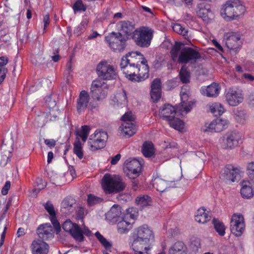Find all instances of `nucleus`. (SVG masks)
Instances as JSON below:
<instances>
[{"mask_svg":"<svg viewBox=\"0 0 254 254\" xmlns=\"http://www.w3.org/2000/svg\"><path fill=\"white\" fill-rule=\"evenodd\" d=\"M120 65L123 72L129 80L140 82L148 77V65L138 67L131 64H128L124 59H121Z\"/></svg>","mask_w":254,"mask_h":254,"instance_id":"2","label":"nucleus"},{"mask_svg":"<svg viewBox=\"0 0 254 254\" xmlns=\"http://www.w3.org/2000/svg\"><path fill=\"white\" fill-rule=\"evenodd\" d=\"M141 151L145 157H150L154 153L153 144L151 142H145L142 147Z\"/></svg>","mask_w":254,"mask_h":254,"instance_id":"36","label":"nucleus"},{"mask_svg":"<svg viewBox=\"0 0 254 254\" xmlns=\"http://www.w3.org/2000/svg\"><path fill=\"white\" fill-rule=\"evenodd\" d=\"M5 146H2L1 148V149L3 150L0 161V165L1 166L6 165L11 156L10 151H6V150H5Z\"/></svg>","mask_w":254,"mask_h":254,"instance_id":"43","label":"nucleus"},{"mask_svg":"<svg viewBox=\"0 0 254 254\" xmlns=\"http://www.w3.org/2000/svg\"><path fill=\"white\" fill-rule=\"evenodd\" d=\"M215 132H220L227 127L228 122L226 120L217 118L215 120Z\"/></svg>","mask_w":254,"mask_h":254,"instance_id":"42","label":"nucleus"},{"mask_svg":"<svg viewBox=\"0 0 254 254\" xmlns=\"http://www.w3.org/2000/svg\"><path fill=\"white\" fill-rule=\"evenodd\" d=\"M63 229L72 236L78 242L84 241V237L82 235L80 227L76 223H72L70 220H66L63 224Z\"/></svg>","mask_w":254,"mask_h":254,"instance_id":"13","label":"nucleus"},{"mask_svg":"<svg viewBox=\"0 0 254 254\" xmlns=\"http://www.w3.org/2000/svg\"><path fill=\"white\" fill-rule=\"evenodd\" d=\"M44 206L45 209L50 215V216L54 217V216H55L56 213L54 208V206L52 204V203L50 201H48L45 204H44Z\"/></svg>","mask_w":254,"mask_h":254,"instance_id":"51","label":"nucleus"},{"mask_svg":"<svg viewBox=\"0 0 254 254\" xmlns=\"http://www.w3.org/2000/svg\"><path fill=\"white\" fill-rule=\"evenodd\" d=\"M108 137V134L106 131L96 130L90 135L88 141L90 149L94 151L104 148Z\"/></svg>","mask_w":254,"mask_h":254,"instance_id":"8","label":"nucleus"},{"mask_svg":"<svg viewBox=\"0 0 254 254\" xmlns=\"http://www.w3.org/2000/svg\"><path fill=\"white\" fill-rule=\"evenodd\" d=\"M121 155L120 154H118L116 155H115L114 157H113L111 161V164L112 165H115L121 159Z\"/></svg>","mask_w":254,"mask_h":254,"instance_id":"63","label":"nucleus"},{"mask_svg":"<svg viewBox=\"0 0 254 254\" xmlns=\"http://www.w3.org/2000/svg\"><path fill=\"white\" fill-rule=\"evenodd\" d=\"M73 152L79 159H81L83 158V149L81 143L79 140H77L74 142L73 145Z\"/></svg>","mask_w":254,"mask_h":254,"instance_id":"44","label":"nucleus"},{"mask_svg":"<svg viewBox=\"0 0 254 254\" xmlns=\"http://www.w3.org/2000/svg\"><path fill=\"white\" fill-rule=\"evenodd\" d=\"M72 8L74 13H76L78 11H85L87 7L86 6L83 4L82 0H77L73 5Z\"/></svg>","mask_w":254,"mask_h":254,"instance_id":"48","label":"nucleus"},{"mask_svg":"<svg viewBox=\"0 0 254 254\" xmlns=\"http://www.w3.org/2000/svg\"><path fill=\"white\" fill-rule=\"evenodd\" d=\"M134 219L133 215L127 214L119 219L117 223L118 231L120 234L127 233L131 228V223Z\"/></svg>","mask_w":254,"mask_h":254,"instance_id":"18","label":"nucleus"},{"mask_svg":"<svg viewBox=\"0 0 254 254\" xmlns=\"http://www.w3.org/2000/svg\"><path fill=\"white\" fill-rule=\"evenodd\" d=\"M179 76L181 81L183 83H187L190 82V72L187 70V68L185 66H182L179 72Z\"/></svg>","mask_w":254,"mask_h":254,"instance_id":"40","label":"nucleus"},{"mask_svg":"<svg viewBox=\"0 0 254 254\" xmlns=\"http://www.w3.org/2000/svg\"><path fill=\"white\" fill-rule=\"evenodd\" d=\"M89 99V95L87 91L85 90L81 91L77 100V110L79 113L84 111L87 108Z\"/></svg>","mask_w":254,"mask_h":254,"instance_id":"24","label":"nucleus"},{"mask_svg":"<svg viewBox=\"0 0 254 254\" xmlns=\"http://www.w3.org/2000/svg\"><path fill=\"white\" fill-rule=\"evenodd\" d=\"M96 71L98 76L103 80L115 79L117 76L114 67L105 61L98 64Z\"/></svg>","mask_w":254,"mask_h":254,"instance_id":"9","label":"nucleus"},{"mask_svg":"<svg viewBox=\"0 0 254 254\" xmlns=\"http://www.w3.org/2000/svg\"><path fill=\"white\" fill-rule=\"evenodd\" d=\"M241 139V135L238 132L226 134L220 139L221 147L224 149H232L237 146Z\"/></svg>","mask_w":254,"mask_h":254,"instance_id":"15","label":"nucleus"},{"mask_svg":"<svg viewBox=\"0 0 254 254\" xmlns=\"http://www.w3.org/2000/svg\"><path fill=\"white\" fill-rule=\"evenodd\" d=\"M247 172L249 178L251 179H254V161L248 164Z\"/></svg>","mask_w":254,"mask_h":254,"instance_id":"54","label":"nucleus"},{"mask_svg":"<svg viewBox=\"0 0 254 254\" xmlns=\"http://www.w3.org/2000/svg\"><path fill=\"white\" fill-rule=\"evenodd\" d=\"M112 101L114 105H126L127 102L126 92L124 90H122L116 94Z\"/></svg>","mask_w":254,"mask_h":254,"instance_id":"33","label":"nucleus"},{"mask_svg":"<svg viewBox=\"0 0 254 254\" xmlns=\"http://www.w3.org/2000/svg\"><path fill=\"white\" fill-rule=\"evenodd\" d=\"M10 182L9 181H7L1 189V193L3 195H6L7 194L8 190L10 188Z\"/></svg>","mask_w":254,"mask_h":254,"instance_id":"57","label":"nucleus"},{"mask_svg":"<svg viewBox=\"0 0 254 254\" xmlns=\"http://www.w3.org/2000/svg\"><path fill=\"white\" fill-rule=\"evenodd\" d=\"M122 214L121 207L118 205L115 204L106 214V217L110 221L118 222L119 219L122 217Z\"/></svg>","mask_w":254,"mask_h":254,"instance_id":"28","label":"nucleus"},{"mask_svg":"<svg viewBox=\"0 0 254 254\" xmlns=\"http://www.w3.org/2000/svg\"><path fill=\"white\" fill-rule=\"evenodd\" d=\"M241 194L243 198H250L254 194L251 183L248 181H243L241 183Z\"/></svg>","mask_w":254,"mask_h":254,"instance_id":"29","label":"nucleus"},{"mask_svg":"<svg viewBox=\"0 0 254 254\" xmlns=\"http://www.w3.org/2000/svg\"><path fill=\"white\" fill-rule=\"evenodd\" d=\"M196 12L198 16L207 22H209L211 17L213 16L210 5L206 3L198 4L196 8Z\"/></svg>","mask_w":254,"mask_h":254,"instance_id":"19","label":"nucleus"},{"mask_svg":"<svg viewBox=\"0 0 254 254\" xmlns=\"http://www.w3.org/2000/svg\"><path fill=\"white\" fill-rule=\"evenodd\" d=\"M168 122L170 126L175 129L181 131L184 128V122L180 119L175 118V116L171 118Z\"/></svg>","mask_w":254,"mask_h":254,"instance_id":"38","label":"nucleus"},{"mask_svg":"<svg viewBox=\"0 0 254 254\" xmlns=\"http://www.w3.org/2000/svg\"><path fill=\"white\" fill-rule=\"evenodd\" d=\"M245 11V7L240 0H230L223 5L220 13L225 20L232 21L243 15Z\"/></svg>","mask_w":254,"mask_h":254,"instance_id":"3","label":"nucleus"},{"mask_svg":"<svg viewBox=\"0 0 254 254\" xmlns=\"http://www.w3.org/2000/svg\"><path fill=\"white\" fill-rule=\"evenodd\" d=\"M90 128L89 126H82L80 130L77 132V135L79 136L83 142H85L88 136Z\"/></svg>","mask_w":254,"mask_h":254,"instance_id":"46","label":"nucleus"},{"mask_svg":"<svg viewBox=\"0 0 254 254\" xmlns=\"http://www.w3.org/2000/svg\"><path fill=\"white\" fill-rule=\"evenodd\" d=\"M151 90H161V82L160 79L155 78L151 83Z\"/></svg>","mask_w":254,"mask_h":254,"instance_id":"52","label":"nucleus"},{"mask_svg":"<svg viewBox=\"0 0 254 254\" xmlns=\"http://www.w3.org/2000/svg\"><path fill=\"white\" fill-rule=\"evenodd\" d=\"M152 182L153 187L158 191L163 192L167 188V183L164 180L160 178H155Z\"/></svg>","mask_w":254,"mask_h":254,"instance_id":"37","label":"nucleus"},{"mask_svg":"<svg viewBox=\"0 0 254 254\" xmlns=\"http://www.w3.org/2000/svg\"><path fill=\"white\" fill-rule=\"evenodd\" d=\"M102 188L106 193H112L123 190L126 185L122 179L119 177H112L109 174H106L103 179Z\"/></svg>","mask_w":254,"mask_h":254,"instance_id":"5","label":"nucleus"},{"mask_svg":"<svg viewBox=\"0 0 254 254\" xmlns=\"http://www.w3.org/2000/svg\"><path fill=\"white\" fill-rule=\"evenodd\" d=\"M153 35V31L151 28L143 26L133 31L132 39L138 46L146 48L150 46Z\"/></svg>","mask_w":254,"mask_h":254,"instance_id":"4","label":"nucleus"},{"mask_svg":"<svg viewBox=\"0 0 254 254\" xmlns=\"http://www.w3.org/2000/svg\"><path fill=\"white\" fill-rule=\"evenodd\" d=\"M120 129L124 135L128 137L133 135L136 131L135 126L131 122H124L120 127Z\"/></svg>","mask_w":254,"mask_h":254,"instance_id":"30","label":"nucleus"},{"mask_svg":"<svg viewBox=\"0 0 254 254\" xmlns=\"http://www.w3.org/2000/svg\"><path fill=\"white\" fill-rule=\"evenodd\" d=\"M43 22L44 24V30H46L47 27L49 25L50 23V16L49 14H46L43 17Z\"/></svg>","mask_w":254,"mask_h":254,"instance_id":"61","label":"nucleus"},{"mask_svg":"<svg viewBox=\"0 0 254 254\" xmlns=\"http://www.w3.org/2000/svg\"><path fill=\"white\" fill-rule=\"evenodd\" d=\"M72 71V65L71 64V59L67 62L66 65V68L64 71V76H66L67 80H69L71 78V72Z\"/></svg>","mask_w":254,"mask_h":254,"instance_id":"50","label":"nucleus"},{"mask_svg":"<svg viewBox=\"0 0 254 254\" xmlns=\"http://www.w3.org/2000/svg\"><path fill=\"white\" fill-rule=\"evenodd\" d=\"M117 26L120 32H122L126 37L133 35L135 30L134 25L129 21H121L118 23Z\"/></svg>","mask_w":254,"mask_h":254,"instance_id":"23","label":"nucleus"},{"mask_svg":"<svg viewBox=\"0 0 254 254\" xmlns=\"http://www.w3.org/2000/svg\"><path fill=\"white\" fill-rule=\"evenodd\" d=\"M46 103L50 108H53L56 105V102L55 100H52L50 96L48 97L46 99Z\"/></svg>","mask_w":254,"mask_h":254,"instance_id":"59","label":"nucleus"},{"mask_svg":"<svg viewBox=\"0 0 254 254\" xmlns=\"http://www.w3.org/2000/svg\"><path fill=\"white\" fill-rule=\"evenodd\" d=\"M211 219V216L204 208H199L195 215V220L199 223L204 224Z\"/></svg>","mask_w":254,"mask_h":254,"instance_id":"32","label":"nucleus"},{"mask_svg":"<svg viewBox=\"0 0 254 254\" xmlns=\"http://www.w3.org/2000/svg\"><path fill=\"white\" fill-rule=\"evenodd\" d=\"M128 37L124 36L121 32H112L105 37V41L109 46L116 52H123L127 45Z\"/></svg>","mask_w":254,"mask_h":254,"instance_id":"6","label":"nucleus"},{"mask_svg":"<svg viewBox=\"0 0 254 254\" xmlns=\"http://www.w3.org/2000/svg\"><path fill=\"white\" fill-rule=\"evenodd\" d=\"M150 201V197L146 195L138 196L135 199L136 203L140 207L148 205Z\"/></svg>","mask_w":254,"mask_h":254,"instance_id":"45","label":"nucleus"},{"mask_svg":"<svg viewBox=\"0 0 254 254\" xmlns=\"http://www.w3.org/2000/svg\"><path fill=\"white\" fill-rule=\"evenodd\" d=\"M215 120L213 121L207 127V129L205 130V131H215Z\"/></svg>","mask_w":254,"mask_h":254,"instance_id":"62","label":"nucleus"},{"mask_svg":"<svg viewBox=\"0 0 254 254\" xmlns=\"http://www.w3.org/2000/svg\"><path fill=\"white\" fill-rule=\"evenodd\" d=\"M226 45L228 49L237 50L241 45L240 37L236 33L228 32L224 34Z\"/></svg>","mask_w":254,"mask_h":254,"instance_id":"21","label":"nucleus"},{"mask_svg":"<svg viewBox=\"0 0 254 254\" xmlns=\"http://www.w3.org/2000/svg\"><path fill=\"white\" fill-rule=\"evenodd\" d=\"M176 114V109L172 105L166 104L161 107L159 111V115L163 120L168 121Z\"/></svg>","mask_w":254,"mask_h":254,"instance_id":"26","label":"nucleus"},{"mask_svg":"<svg viewBox=\"0 0 254 254\" xmlns=\"http://www.w3.org/2000/svg\"><path fill=\"white\" fill-rule=\"evenodd\" d=\"M141 163L135 159H128L125 162L124 171L130 179L138 177L141 170Z\"/></svg>","mask_w":254,"mask_h":254,"instance_id":"12","label":"nucleus"},{"mask_svg":"<svg viewBox=\"0 0 254 254\" xmlns=\"http://www.w3.org/2000/svg\"><path fill=\"white\" fill-rule=\"evenodd\" d=\"M31 249L32 254H47L49 252V246L43 241L37 240L32 242Z\"/></svg>","mask_w":254,"mask_h":254,"instance_id":"22","label":"nucleus"},{"mask_svg":"<svg viewBox=\"0 0 254 254\" xmlns=\"http://www.w3.org/2000/svg\"><path fill=\"white\" fill-rule=\"evenodd\" d=\"M150 95L153 102H158L161 96V90H151Z\"/></svg>","mask_w":254,"mask_h":254,"instance_id":"53","label":"nucleus"},{"mask_svg":"<svg viewBox=\"0 0 254 254\" xmlns=\"http://www.w3.org/2000/svg\"><path fill=\"white\" fill-rule=\"evenodd\" d=\"M210 112L215 116L221 115L224 112V108L221 104L215 103L210 106Z\"/></svg>","mask_w":254,"mask_h":254,"instance_id":"41","label":"nucleus"},{"mask_svg":"<svg viewBox=\"0 0 254 254\" xmlns=\"http://www.w3.org/2000/svg\"><path fill=\"white\" fill-rule=\"evenodd\" d=\"M44 143L49 147H54L56 144V141L53 139H46L44 140Z\"/></svg>","mask_w":254,"mask_h":254,"instance_id":"60","label":"nucleus"},{"mask_svg":"<svg viewBox=\"0 0 254 254\" xmlns=\"http://www.w3.org/2000/svg\"><path fill=\"white\" fill-rule=\"evenodd\" d=\"M122 59H124L128 64H131L138 67L148 65L146 59L138 52H129L123 56Z\"/></svg>","mask_w":254,"mask_h":254,"instance_id":"14","label":"nucleus"},{"mask_svg":"<svg viewBox=\"0 0 254 254\" xmlns=\"http://www.w3.org/2000/svg\"><path fill=\"white\" fill-rule=\"evenodd\" d=\"M212 223L214 225V228L216 231L221 236H223L225 234L226 228L224 224L216 218H213Z\"/></svg>","mask_w":254,"mask_h":254,"instance_id":"39","label":"nucleus"},{"mask_svg":"<svg viewBox=\"0 0 254 254\" xmlns=\"http://www.w3.org/2000/svg\"><path fill=\"white\" fill-rule=\"evenodd\" d=\"M121 119L124 122H131L134 120V117L131 112H127L122 117Z\"/></svg>","mask_w":254,"mask_h":254,"instance_id":"55","label":"nucleus"},{"mask_svg":"<svg viewBox=\"0 0 254 254\" xmlns=\"http://www.w3.org/2000/svg\"><path fill=\"white\" fill-rule=\"evenodd\" d=\"M220 89L219 85L214 82L207 87H202L200 91L202 94L207 97H216L219 95Z\"/></svg>","mask_w":254,"mask_h":254,"instance_id":"25","label":"nucleus"},{"mask_svg":"<svg viewBox=\"0 0 254 254\" xmlns=\"http://www.w3.org/2000/svg\"><path fill=\"white\" fill-rule=\"evenodd\" d=\"M173 31L177 33L182 35L184 38L187 39L188 42H186V45L191 44L190 39L188 36V30L184 27L182 25L179 23L174 24L172 27Z\"/></svg>","mask_w":254,"mask_h":254,"instance_id":"35","label":"nucleus"},{"mask_svg":"<svg viewBox=\"0 0 254 254\" xmlns=\"http://www.w3.org/2000/svg\"><path fill=\"white\" fill-rule=\"evenodd\" d=\"M180 42H176L173 46L170 54L172 60L180 64H194L201 59V56L196 49L182 46Z\"/></svg>","mask_w":254,"mask_h":254,"instance_id":"1","label":"nucleus"},{"mask_svg":"<svg viewBox=\"0 0 254 254\" xmlns=\"http://www.w3.org/2000/svg\"><path fill=\"white\" fill-rule=\"evenodd\" d=\"M7 69L4 67H0V84L4 80Z\"/></svg>","mask_w":254,"mask_h":254,"instance_id":"58","label":"nucleus"},{"mask_svg":"<svg viewBox=\"0 0 254 254\" xmlns=\"http://www.w3.org/2000/svg\"><path fill=\"white\" fill-rule=\"evenodd\" d=\"M37 234L42 241H48L54 237V230L50 224L46 223L37 228Z\"/></svg>","mask_w":254,"mask_h":254,"instance_id":"20","label":"nucleus"},{"mask_svg":"<svg viewBox=\"0 0 254 254\" xmlns=\"http://www.w3.org/2000/svg\"><path fill=\"white\" fill-rule=\"evenodd\" d=\"M226 100L232 106H236L243 101L242 93L233 88H230L226 91Z\"/></svg>","mask_w":254,"mask_h":254,"instance_id":"17","label":"nucleus"},{"mask_svg":"<svg viewBox=\"0 0 254 254\" xmlns=\"http://www.w3.org/2000/svg\"><path fill=\"white\" fill-rule=\"evenodd\" d=\"M90 94L93 99L97 101L102 100L107 95V85L102 80H94L91 86Z\"/></svg>","mask_w":254,"mask_h":254,"instance_id":"10","label":"nucleus"},{"mask_svg":"<svg viewBox=\"0 0 254 254\" xmlns=\"http://www.w3.org/2000/svg\"><path fill=\"white\" fill-rule=\"evenodd\" d=\"M180 96L181 98V107L179 110L180 111H185L186 113L189 112L193 105V103L191 101L187 102L188 99V94L183 92V90L180 92Z\"/></svg>","mask_w":254,"mask_h":254,"instance_id":"31","label":"nucleus"},{"mask_svg":"<svg viewBox=\"0 0 254 254\" xmlns=\"http://www.w3.org/2000/svg\"><path fill=\"white\" fill-rule=\"evenodd\" d=\"M245 228L244 218L241 214H234L231 221V231L235 236L242 235Z\"/></svg>","mask_w":254,"mask_h":254,"instance_id":"16","label":"nucleus"},{"mask_svg":"<svg viewBox=\"0 0 254 254\" xmlns=\"http://www.w3.org/2000/svg\"><path fill=\"white\" fill-rule=\"evenodd\" d=\"M243 172L241 168L232 164L225 166L221 174V178L228 181L235 182L241 177V174Z\"/></svg>","mask_w":254,"mask_h":254,"instance_id":"11","label":"nucleus"},{"mask_svg":"<svg viewBox=\"0 0 254 254\" xmlns=\"http://www.w3.org/2000/svg\"><path fill=\"white\" fill-rule=\"evenodd\" d=\"M243 77L247 79L248 81H252L254 80V76L249 73L243 74Z\"/></svg>","mask_w":254,"mask_h":254,"instance_id":"64","label":"nucleus"},{"mask_svg":"<svg viewBox=\"0 0 254 254\" xmlns=\"http://www.w3.org/2000/svg\"><path fill=\"white\" fill-rule=\"evenodd\" d=\"M103 201L102 198L96 196L92 194L88 195L87 202L90 206L94 205L101 203Z\"/></svg>","mask_w":254,"mask_h":254,"instance_id":"47","label":"nucleus"},{"mask_svg":"<svg viewBox=\"0 0 254 254\" xmlns=\"http://www.w3.org/2000/svg\"><path fill=\"white\" fill-rule=\"evenodd\" d=\"M154 238L152 231L147 225H143L138 227L136 233L132 236V242H137L144 246H150V241Z\"/></svg>","mask_w":254,"mask_h":254,"instance_id":"7","label":"nucleus"},{"mask_svg":"<svg viewBox=\"0 0 254 254\" xmlns=\"http://www.w3.org/2000/svg\"><path fill=\"white\" fill-rule=\"evenodd\" d=\"M95 236L102 245L106 249H109L112 247V244L108 242L99 232L95 233Z\"/></svg>","mask_w":254,"mask_h":254,"instance_id":"49","label":"nucleus"},{"mask_svg":"<svg viewBox=\"0 0 254 254\" xmlns=\"http://www.w3.org/2000/svg\"><path fill=\"white\" fill-rule=\"evenodd\" d=\"M188 252L187 246L182 241L174 243L169 250V254H187Z\"/></svg>","mask_w":254,"mask_h":254,"instance_id":"27","label":"nucleus"},{"mask_svg":"<svg viewBox=\"0 0 254 254\" xmlns=\"http://www.w3.org/2000/svg\"><path fill=\"white\" fill-rule=\"evenodd\" d=\"M36 183L38 187L37 192H39L41 190L43 189L46 186V183L41 178H37Z\"/></svg>","mask_w":254,"mask_h":254,"instance_id":"56","label":"nucleus"},{"mask_svg":"<svg viewBox=\"0 0 254 254\" xmlns=\"http://www.w3.org/2000/svg\"><path fill=\"white\" fill-rule=\"evenodd\" d=\"M131 248L134 251L133 254H148L147 252L151 249V246H146L140 243L132 242Z\"/></svg>","mask_w":254,"mask_h":254,"instance_id":"34","label":"nucleus"}]
</instances>
